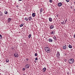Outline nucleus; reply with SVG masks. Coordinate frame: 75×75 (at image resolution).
I'll return each instance as SVG.
<instances>
[{
    "label": "nucleus",
    "instance_id": "1",
    "mask_svg": "<svg viewBox=\"0 0 75 75\" xmlns=\"http://www.w3.org/2000/svg\"><path fill=\"white\" fill-rule=\"evenodd\" d=\"M45 50L46 51V52L48 53H49L50 52L51 50H50V49L49 47H46L45 48Z\"/></svg>",
    "mask_w": 75,
    "mask_h": 75
},
{
    "label": "nucleus",
    "instance_id": "2",
    "mask_svg": "<svg viewBox=\"0 0 75 75\" xmlns=\"http://www.w3.org/2000/svg\"><path fill=\"white\" fill-rule=\"evenodd\" d=\"M74 62V59H70L69 61V64H73Z\"/></svg>",
    "mask_w": 75,
    "mask_h": 75
},
{
    "label": "nucleus",
    "instance_id": "3",
    "mask_svg": "<svg viewBox=\"0 0 75 75\" xmlns=\"http://www.w3.org/2000/svg\"><path fill=\"white\" fill-rule=\"evenodd\" d=\"M56 57L57 58H60V52H57V54H56Z\"/></svg>",
    "mask_w": 75,
    "mask_h": 75
},
{
    "label": "nucleus",
    "instance_id": "4",
    "mask_svg": "<svg viewBox=\"0 0 75 75\" xmlns=\"http://www.w3.org/2000/svg\"><path fill=\"white\" fill-rule=\"evenodd\" d=\"M14 56L18 58L19 56V55L17 53H15L14 54Z\"/></svg>",
    "mask_w": 75,
    "mask_h": 75
},
{
    "label": "nucleus",
    "instance_id": "5",
    "mask_svg": "<svg viewBox=\"0 0 75 75\" xmlns=\"http://www.w3.org/2000/svg\"><path fill=\"white\" fill-rule=\"evenodd\" d=\"M30 67V64H26L25 66V68L26 69H27V68L29 69Z\"/></svg>",
    "mask_w": 75,
    "mask_h": 75
},
{
    "label": "nucleus",
    "instance_id": "6",
    "mask_svg": "<svg viewBox=\"0 0 75 75\" xmlns=\"http://www.w3.org/2000/svg\"><path fill=\"white\" fill-rule=\"evenodd\" d=\"M63 50H66L67 49V47H66V46L65 45H64V46L63 47Z\"/></svg>",
    "mask_w": 75,
    "mask_h": 75
},
{
    "label": "nucleus",
    "instance_id": "7",
    "mask_svg": "<svg viewBox=\"0 0 75 75\" xmlns=\"http://www.w3.org/2000/svg\"><path fill=\"white\" fill-rule=\"evenodd\" d=\"M58 6H61L62 5V3H58Z\"/></svg>",
    "mask_w": 75,
    "mask_h": 75
},
{
    "label": "nucleus",
    "instance_id": "8",
    "mask_svg": "<svg viewBox=\"0 0 75 75\" xmlns=\"http://www.w3.org/2000/svg\"><path fill=\"white\" fill-rule=\"evenodd\" d=\"M49 21H50V22H52V19L51 18L49 17Z\"/></svg>",
    "mask_w": 75,
    "mask_h": 75
},
{
    "label": "nucleus",
    "instance_id": "9",
    "mask_svg": "<svg viewBox=\"0 0 75 75\" xmlns=\"http://www.w3.org/2000/svg\"><path fill=\"white\" fill-rule=\"evenodd\" d=\"M50 29H53V28H54V26L53 25H51L50 27Z\"/></svg>",
    "mask_w": 75,
    "mask_h": 75
},
{
    "label": "nucleus",
    "instance_id": "10",
    "mask_svg": "<svg viewBox=\"0 0 75 75\" xmlns=\"http://www.w3.org/2000/svg\"><path fill=\"white\" fill-rule=\"evenodd\" d=\"M42 11H43V8H42L40 10V14H41L42 13L41 12H42Z\"/></svg>",
    "mask_w": 75,
    "mask_h": 75
},
{
    "label": "nucleus",
    "instance_id": "11",
    "mask_svg": "<svg viewBox=\"0 0 75 75\" xmlns=\"http://www.w3.org/2000/svg\"><path fill=\"white\" fill-rule=\"evenodd\" d=\"M32 16L33 17H35V13H33L32 15Z\"/></svg>",
    "mask_w": 75,
    "mask_h": 75
},
{
    "label": "nucleus",
    "instance_id": "12",
    "mask_svg": "<svg viewBox=\"0 0 75 75\" xmlns=\"http://www.w3.org/2000/svg\"><path fill=\"white\" fill-rule=\"evenodd\" d=\"M32 19V18L31 17H29L28 18V20L29 21H30Z\"/></svg>",
    "mask_w": 75,
    "mask_h": 75
},
{
    "label": "nucleus",
    "instance_id": "13",
    "mask_svg": "<svg viewBox=\"0 0 75 75\" xmlns=\"http://www.w3.org/2000/svg\"><path fill=\"white\" fill-rule=\"evenodd\" d=\"M6 63H8L9 62V60L8 59H6Z\"/></svg>",
    "mask_w": 75,
    "mask_h": 75
},
{
    "label": "nucleus",
    "instance_id": "14",
    "mask_svg": "<svg viewBox=\"0 0 75 75\" xmlns=\"http://www.w3.org/2000/svg\"><path fill=\"white\" fill-rule=\"evenodd\" d=\"M49 41L50 42H53V40L52 39H50L49 40Z\"/></svg>",
    "mask_w": 75,
    "mask_h": 75
},
{
    "label": "nucleus",
    "instance_id": "15",
    "mask_svg": "<svg viewBox=\"0 0 75 75\" xmlns=\"http://www.w3.org/2000/svg\"><path fill=\"white\" fill-rule=\"evenodd\" d=\"M3 13L0 11V16H3Z\"/></svg>",
    "mask_w": 75,
    "mask_h": 75
},
{
    "label": "nucleus",
    "instance_id": "16",
    "mask_svg": "<svg viewBox=\"0 0 75 75\" xmlns=\"http://www.w3.org/2000/svg\"><path fill=\"white\" fill-rule=\"evenodd\" d=\"M46 70V68H44L42 69V70L44 72H45V71Z\"/></svg>",
    "mask_w": 75,
    "mask_h": 75
},
{
    "label": "nucleus",
    "instance_id": "17",
    "mask_svg": "<svg viewBox=\"0 0 75 75\" xmlns=\"http://www.w3.org/2000/svg\"><path fill=\"white\" fill-rule=\"evenodd\" d=\"M69 47L70 48H72V46L70 45H69Z\"/></svg>",
    "mask_w": 75,
    "mask_h": 75
},
{
    "label": "nucleus",
    "instance_id": "18",
    "mask_svg": "<svg viewBox=\"0 0 75 75\" xmlns=\"http://www.w3.org/2000/svg\"><path fill=\"white\" fill-rule=\"evenodd\" d=\"M11 18H9L8 19V21L9 22H10L11 21Z\"/></svg>",
    "mask_w": 75,
    "mask_h": 75
},
{
    "label": "nucleus",
    "instance_id": "19",
    "mask_svg": "<svg viewBox=\"0 0 75 75\" xmlns=\"http://www.w3.org/2000/svg\"><path fill=\"white\" fill-rule=\"evenodd\" d=\"M31 37V35H29L28 37L29 39H30Z\"/></svg>",
    "mask_w": 75,
    "mask_h": 75
},
{
    "label": "nucleus",
    "instance_id": "20",
    "mask_svg": "<svg viewBox=\"0 0 75 75\" xmlns=\"http://www.w3.org/2000/svg\"><path fill=\"white\" fill-rule=\"evenodd\" d=\"M50 34H52V35H54L55 33H54V32L53 31H52L51 33H50Z\"/></svg>",
    "mask_w": 75,
    "mask_h": 75
},
{
    "label": "nucleus",
    "instance_id": "21",
    "mask_svg": "<svg viewBox=\"0 0 75 75\" xmlns=\"http://www.w3.org/2000/svg\"><path fill=\"white\" fill-rule=\"evenodd\" d=\"M53 39L55 40H57V38L55 36L53 37Z\"/></svg>",
    "mask_w": 75,
    "mask_h": 75
},
{
    "label": "nucleus",
    "instance_id": "22",
    "mask_svg": "<svg viewBox=\"0 0 75 75\" xmlns=\"http://www.w3.org/2000/svg\"><path fill=\"white\" fill-rule=\"evenodd\" d=\"M23 24L20 25V27H21L23 26Z\"/></svg>",
    "mask_w": 75,
    "mask_h": 75
},
{
    "label": "nucleus",
    "instance_id": "23",
    "mask_svg": "<svg viewBox=\"0 0 75 75\" xmlns=\"http://www.w3.org/2000/svg\"><path fill=\"white\" fill-rule=\"evenodd\" d=\"M4 13H5V14H7V11H5V12H4Z\"/></svg>",
    "mask_w": 75,
    "mask_h": 75
},
{
    "label": "nucleus",
    "instance_id": "24",
    "mask_svg": "<svg viewBox=\"0 0 75 75\" xmlns=\"http://www.w3.org/2000/svg\"><path fill=\"white\" fill-rule=\"evenodd\" d=\"M25 20H26V21H28V19L27 18H25Z\"/></svg>",
    "mask_w": 75,
    "mask_h": 75
},
{
    "label": "nucleus",
    "instance_id": "25",
    "mask_svg": "<svg viewBox=\"0 0 75 75\" xmlns=\"http://www.w3.org/2000/svg\"><path fill=\"white\" fill-rule=\"evenodd\" d=\"M2 38L1 35H0V39H1Z\"/></svg>",
    "mask_w": 75,
    "mask_h": 75
},
{
    "label": "nucleus",
    "instance_id": "26",
    "mask_svg": "<svg viewBox=\"0 0 75 75\" xmlns=\"http://www.w3.org/2000/svg\"><path fill=\"white\" fill-rule=\"evenodd\" d=\"M49 2H50V3H52V0H49Z\"/></svg>",
    "mask_w": 75,
    "mask_h": 75
},
{
    "label": "nucleus",
    "instance_id": "27",
    "mask_svg": "<svg viewBox=\"0 0 75 75\" xmlns=\"http://www.w3.org/2000/svg\"><path fill=\"white\" fill-rule=\"evenodd\" d=\"M66 1L67 2H69V0H66Z\"/></svg>",
    "mask_w": 75,
    "mask_h": 75
},
{
    "label": "nucleus",
    "instance_id": "28",
    "mask_svg": "<svg viewBox=\"0 0 75 75\" xmlns=\"http://www.w3.org/2000/svg\"><path fill=\"white\" fill-rule=\"evenodd\" d=\"M35 56H37V53H35Z\"/></svg>",
    "mask_w": 75,
    "mask_h": 75
},
{
    "label": "nucleus",
    "instance_id": "29",
    "mask_svg": "<svg viewBox=\"0 0 75 75\" xmlns=\"http://www.w3.org/2000/svg\"><path fill=\"white\" fill-rule=\"evenodd\" d=\"M35 60H38V58L37 57H36L35 58Z\"/></svg>",
    "mask_w": 75,
    "mask_h": 75
},
{
    "label": "nucleus",
    "instance_id": "30",
    "mask_svg": "<svg viewBox=\"0 0 75 75\" xmlns=\"http://www.w3.org/2000/svg\"><path fill=\"white\" fill-rule=\"evenodd\" d=\"M26 60L27 61H28L29 60V59H26Z\"/></svg>",
    "mask_w": 75,
    "mask_h": 75
},
{
    "label": "nucleus",
    "instance_id": "31",
    "mask_svg": "<svg viewBox=\"0 0 75 75\" xmlns=\"http://www.w3.org/2000/svg\"><path fill=\"white\" fill-rule=\"evenodd\" d=\"M74 37L75 38V34L74 35Z\"/></svg>",
    "mask_w": 75,
    "mask_h": 75
},
{
    "label": "nucleus",
    "instance_id": "32",
    "mask_svg": "<svg viewBox=\"0 0 75 75\" xmlns=\"http://www.w3.org/2000/svg\"><path fill=\"white\" fill-rule=\"evenodd\" d=\"M64 22L63 21V23H62H62H62V24H63V23H64Z\"/></svg>",
    "mask_w": 75,
    "mask_h": 75
},
{
    "label": "nucleus",
    "instance_id": "33",
    "mask_svg": "<svg viewBox=\"0 0 75 75\" xmlns=\"http://www.w3.org/2000/svg\"><path fill=\"white\" fill-rule=\"evenodd\" d=\"M34 62H35V63H36L37 62V61H34Z\"/></svg>",
    "mask_w": 75,
    "mask_h": 75
},
{
    "label": "nucleus",
    "instance_id": "34",
    "mask_svg": "<svg viewBox=\"0 0 75 75\" xmlns=\"http://www.w3.org/2000/svg\"><path fill=\"white\" fill-rule=\"evenodd\" d=\"M55 32V30H54V32Z\"/></svg>",
    "mask_w": 75,
    "mask_h": 75
},
{
    "label": "nucleus",
    "instance_id": "35",
    "mask_svg": "<svg viewBox=\"0 0 75 75\" xmlns=\"http://www.w3.org/2000/svg\"><path fill=\"white\" fill-rule=\"evenodd\" d=\"M22 1V0H19V1Z\"/></svg>",
    "mask_w": 75,
    "mask_h": 75
},
{
    "label": "nucleus",
    "instance_id": "36",
    "mask_svg": "<svg viewBox=\"0 0 75 75\" xmlns=\"http://www.w3.org/2000/svg\"><path fill=\"white\" fill-rule=\"evenodd\" d=\"M74 11H75V8L74 9Z\"/></svg>",
    "mask_w": 75,
    "mask_h": 75
},
{
    "label": "nucleus",
    "instance_id": "37",
    "mask_svg": "<svg viewBox=\"0 0 75 75\" xmlns=\"http://www.w3.org/2000/svg\"><path fill=\"white\" fill-rule=\"evenodd\" d=\"M24 69V70H25V69Z\"/></svg>",
    "mask_w": 75,
    "mask_h": 75
},
{
    "label": "nucleus",
    "instance_id": "38",
    "mask_svg": "<svg viewBox=\"0 0 75 75\" xmlns=\"http://www.w3.org/2000/svg\"><path fill=\"white\" fill-rule=\"evenodd\" d=\"M24 69V70H25V69Z\"/></svg>",
    "mask_w": 75,
    "mask_h": 75
},
{
    "label": "nucleus",
    "instance_id": "39",
    "mask_svg": "<svg viewBox=\"0 0 75 75\" xmlns=\"http://www.w3.org/2000/svg\"><path fill=\"white\" fill-rule=\"evenodd\" d=\"M74 4H75V1L74 2Z\"/></svg>",
    "mask_w": 75,
    "mask_h": 75
},
{
    "label": "nucleus",
    "instance_id": "40",
    "mask_svg": "<svg viewBox=\"0 0 75 75\" xmlns=\"http://www.w3.org/2000/svg\"><path fill=\"white\" fill-rule=\"evenodd\" d=\"M67 74H69V72H67Z\"/></svg>",
    "mask_w": 75,
    "mask_h": 75
},
{
    "label": "nucleus",
    "instance_id": "41",
    "mask_svg": "<svg viewBox=\"0 0 75 75\" xmlns=\"http://www.w3.org/2000/svg\"><path fill=\"white\" fill-rule=\"evenodd\" d=\"M23 75H25V74H23Z\"/></svg>",
    "mask_w": 75,
    "mask_h": 75
}]
</instances>
